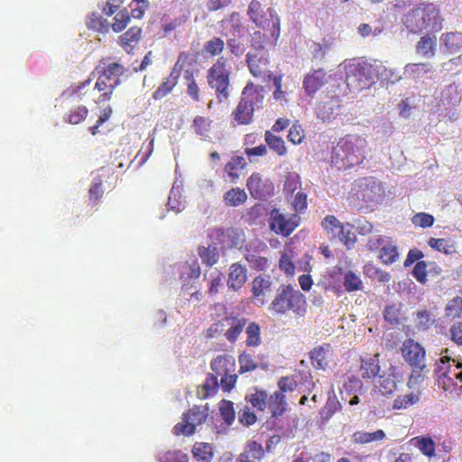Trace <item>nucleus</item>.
<instances>
[{
	"label": "nucleus",
	"instance_id": "nucleus-1",
	"mask_svg": "<svg viewBox=\"0 0 462 462\" xmlns=\"http://www.w3.org/2000/svg\"><path fill=\"white\" fill-rule=\"evenodd\" d=\"M384 198L382 182L374 177L357 179L348 193V205L359 211H372Z\"/></svg>",
	"mask_w": 462,
	"mask_h": 462
},
{
	"label": "nucleus",
	"instance_id": "nucleus-2",
	"mask_svg": "<svg viewBox=\"0 0 462 462\" xmlns=\"http://www.w3.org/2000/svg\"><path fill=\"white\" fill-rule=\"evenodd\" d=\"M439 10L432 3H421L409 11L402 19L403 25L411 33H420L425 30L441 29Z\"/></svg>",
	"mask_w": 462,
	"mask_h": 462
},
{
	"label": "nucleus",
	"instance_id": "nucleus-3",
	"mask_svg": "<svg viewBox=\"0 0 462 462\" xmlns=\"http://www.w3.org/2000/svg\"><path fill=\"white\" fill-rule=\"evenodd\" d=\"M263 98V87L252 81L247 82L242 90L239 102L231 114L232 119L237 125L251 124L254 111L262 107Z\"/></svg>",
	"mask_w": 462,
	"mask_h": 462
},
{
	"label": "nucleus",
	"instance_id": "nucleus-4",
	"mask_svg": "<svg viewBox=\"0 0 462 462\" xmlns=\"http://www.w3.org/2000/svg\"><path fill=\"white\" fill-rule=\"evenodd\" d=\"M231 76L232 66L224 56H219L207 70L208 86L214 90L218 103L226 102L231 96Z\"/></svg>",
	"mask_w": 462,
	"mask_h": 462
},
{
	"label": "nucleus",
	"instance_id": "nucleus-5",
	"mask_svg": "<svg viewBox=\"0 0 462 462\" xmlns=\"http://www.w3.org/2000/svg\"><path fill=\"white\" fill-rule=\"evenodd\" d=\"M401 353L404 361L411 367L407 386L413 388L423 382L429 372L426 365V350L419 342L407 338L401 346Z\"/></svg>",
	"mask_w": 462,
	"mask_h": 462
},
{
	"label": "nucleus",
	"instance_id": "nucleus-6",
	"mask_svg": "<svg viewBox=\"0 0 462 462\" xmlns=\"http://www.w3.org/2000/svg\"><path fill=\"white\" fill-rule=\"evenodd\" d=\"M306 307L305 297L300 291L291 285H282L269 309L279 315H284L291 310L296 316L301 317L306 313Z\"/></svg>",
	"mask_w": 462,
	"mask_h": 462
},
{
	"label": "nucleus",
	"instance_id": "nucleus-7",
	"mask_svg": "<svg viewBox=\"0 0 462 462\" xmlns=\"http://www.w3.org/2000/svg\"><path fill=\"white\" fill-rule=\"evenodd\" d=\"M208 410L206 406H193L182 414L181 421L173 427V434L176 436H191L195 433L196 427L206 421Z\"/></svg>",
	"mask_w": 462,
	"mask_h": 462
},
{
	"label": "nucleus",
	"instance_id": "nucleus-8",
	"mask_svg": "<svg viewBox=\"0 0 462 462\" xmlns=\"http://www.w3.org/2000/svg\"><path fill=\"white\" fill-rule=\"evenodd\" d=\"M347 88L353 91L368 88L374 83L373 66L363 62L350 66L346 78Z\"/></svg>",
	"mask_w": 462,
	"mask_h": 462
},
{
	"label": "nucleus",
	"instance_id": "nucleus-9",
	"mask_svg": "<svg viewBox=\"0 0 462 462\" xmlns=\"http://www.w3.org/2000/svg\"><path fill=\"white\" fill-rule=\"evenodd\" d=\"M362 146H333L331 161L337 169H349L364 160Z\"/></svg>",
	"mask_w": 462,
	"mask_h": 462
},
{
	"label": "nucleus",
	"instance_id": "nucleus-10",
	"mask_svg": "<svg viewBox=\"0 0 462 462\" xmlns=\"http://www.w3.org/2000/svg\"><path fill=\"white\" fill-rule=\"evenodd\" d=\"M300 220L296 214L286 217L278 208H273L270 212L269 227L276 235L288 237L298 227Z\"/></svg>",
	"mask_w": 462,
	"mask_h": 462
},
{
	"label": "nucleus",
	"instance_id": "nucleus-11",
	"mask_svg": "<svg viewBox=\"0 0 462 462\" xmlns=\"http://www.w3.org/2000/svg\"><path fill=\"white\" fill-rule=\"evenodd\" d=\"M246 63L250 73L263 80H269L273 77L269 69L270 58L268 52H248L246 54Z\"/></svg>",
	"mask_w": 462,
	"mask_h": 462
},
{
	"label": "nucleus",
	"instance_id": "nucleus-12",
	"mask_svg": "<svg viewBox=\"0 0 462 462\" xmlns=\"http://www.w3.org/2000/svg\"><path fill=\"white\" fill-rule=\"evenodd\" d=\"M399 374L394 367H391L387 373L379 375L374 383L375 394L383 397H393L398 390Z\"/></svg>",
	"mask_w": 462,
	"mask_h": 462
},
{
	"label": "nucleus",
	"instance_id": "nucleus-13",
	"mask_svg": "<svg viewBox=\"0 0 462 462\" xmlns=\"http://www.w3.org/2000/svg\"><path fill=\"white\" fill-rule=\"evenodd\" d=\"M251 196L255 199H265L273 193V185L269 180H263L258 172L253 173L246 181Z\"/></svg>",
	"mask_w": 462,
	"mask_h": 462
},
{
	"label": "nucleus",
	"instance_id": "nucleus-14",
	"mask_svg": "<svg viewBox=\"0 0 462 462\" xmlns=\"http://www.w3.org/2000/svg\"><path fill=\"white\" fill-rule=\"evenodd\" d=\"M223 319L225 322L224 328H227L224 332L226 339L230 343L236 342L245 329L248 319L239 316H226Z\"/></svg>",
	"mask_w": 462,
	"mask_h": 462
},
{
	"label": "nucleus",
	"instance_id": "nucleus-15",
	"mask_svg": "<svg viewBox=\"0 0 462 462\" xmlns=\"http://www.w3.org/2000/svg\"><path fill=\"white\" fill-rule=\"evenodd\" d=\"M327 82L326 71L322 69L308 73L303 79V88L307 96H313Z\"/></svg>",
	"mask_w": 462,
	"mask_h": 462
},
{
	"label": "nucleus",
	"instance_id": "nucleus-16",
	"mask_svg": "<svg viewBox=\"0 0 462 462\" xmlns=\"http://www.w3.org/2000/svg\"><path fill=\"white\" fill-rule=\"evenodd\" d=\"M263 30H269L272 36L278 37L280 34V17L273 8L260 14V22H254Z\"/></svg>",
	"mask_w": 462,
	"mask_h": 462
},
{
	"label": "nucleus",
	"instance_id": "nucleus-17",
	"mask_svg": "<svg viewBox=\"0 0 462 462\" xmlns=\"http://www.w3.org/2000/svg\"><path fill=\"white\" fill-rule=\"evenodd\" d=\"M383 315L384 320L392 327H398L407 319L401 302L387 304L384 307Z\"/></svg>",
	"mask_w": 462,
	"mask_h": 462
},
{
	"label": "nucleus",
	"instance_id": "nucleus-18",
	"mask_svg": "<svg viewBox=\"0 0 462 462\" xmlns=\"http://www.w3.org/2000/svg\"><path fill=\"white\" fill-rule=\"evenodd\" d=\"M180 77V69H172L170 75L164 79L163 81L154 90L152 93V98L154 100H161L171 93L173 88L178 84Z\"/></svg>",
	"mask_w": 462,
	"mask_h": 462
},
{
	"label": "nucleus",
	"instance_id": "nucleus-19",
	"mask_svg": "<svg viewBox=\"0 0 462 462\" xmlns=\"http://www.w3.org/2000/svg\"><path fill=\"white\" fill-rule=\"evenodd\" d=\"M246 279L247 271L245 266L238 263L231 264L227 280V286L230 289L238 291L245 283Z\"/></svg>",
	"mask_w": 462,
	"mask_h": 462
},
{
	"label": "nucleus",
	"instance_id": "nucleus-20",
	"mask_svg": "<svg viewBox=\"0 0 462 462\" xmlns=\"http://www.w3.org/2000/svg\"><path fill=\"white\" fill-rule=\"evenodd\" d=\"M331 346L329 344H324L315 347L310 353L311 365L317 369H326L329 363Z\"/></svg>",
	"mask_w": 462,
	"mask_h": 462
},
{
	"label": "nucleus",
	"instance_id": "nucleus-21",
	"mask_svg": "<svg viewBox=\"0 0 462 462\" xmlns=\"http://www.w3.org/2000/svg\"><path fill=\"white\" fill-rule=\"evenodd\" d=\"M116 88V86L105 80L104 77L98 76L93 89L97 91L99 95L93 101L97 105L110 101Z\"/></svg>",
	"mask_w": 462,
	"mask_h": 462
},
{
	"label": "nucleus",
	"instance_id": "nucleus-22",
	"mask_svg": "<svg viewBox=\"0 0 462 462\" xmlns=\"http://www.w3.org/2000/svg\"><path fill=\"white\" fill-rule=\"evenodd\" d=\"M126 68L119 62H110L104 69L99 77H104L105 80L110 82L114 86L117 87L120 85V77L123 76Z\"/></svg>",
	"mask_w": 462,
	"mask_h": 462
},
{
	"label": "nucleus",
	"instance_id": "nucleus-23",
	"mask_svg": "<svg viewBox=\"0 0 462 462\" xmlns=\"http://www.w3.org/2000/svg\"><path fill=\"white\" fill-rule=\"evenodd\" d=\"M381 370L379 364L378 355L373 357L361 358L360 362V374L365 380L374 379Z\"/></svg>",
	"mask_w": 462,
	"mask_h": 462
},
{
	"label": "nucleus",
	"instance_id": "nucleus-24",
	"mask_svg": "<svg viewBox=\"0 0 462 462\" xmlns=\"http://www.w3.org/2000/svg\"><path fill=\"white\" fill-rule=\"evenodd\" d=\"M271 281L262 276H256L251 283V291L253 300H256L260 304L264 303V297L271 289Z\"/></svg>",
	"mask_w": 462,
	"mask_h": 462
},
{
	"label": "nucleus",
	"instance_id": "nucleus-25",
	"mask_svg": "<svg viewBox=\"0 0 462 462\" xmlns=\"http://www.w3.org/2000/svg\"><path fill=\"white\" fill-rule=\"evenodd\" d=\"M191 454L196 462H212L215 450L210 443L195 442L191 448Z\"/></svg>",
	"mask_w": 462,
	"mask_h": 462
},
{
	"label": "nucleus",
	"instance_id": "nucleus-26",
	"mask_svg": "<svg viewBox=\"0 0 462 462\" xmlns=\"http://www.w3.org/2000/svg\"><path fill=\"white\" fill-rule=\"evenodd\" d=\"M141 34L142 29L138 26H133L119 36L118 42L127 53H130L139 42Z\"/></svg>",
	"mask_w": 462,
	"mask_h": 462
},
{
	"label": "nucleus",
	"instance_id": "nucleus-27",
	"mask_svg": "<svg viewBox=\"0 0 462 462\" xmlns=\"http://www.w3.org/2000/svg\"><path fill=\"white\" fill-rule=\"evenodd\" d=\"M273 417L282 416L287 408L285 394L282 392H274L267 399V406Z\"/></svg>",
	"mask_w": 462,
	"mask_h": 462
},
{
	"label": "nucleus",
	"instance_id": "nucleus-28",
	"mask_svg": "<svg viewBox=\"0 0 462 462\" xmlns=\"http://www.w3.org/2000/svg\"><path fill=\"white\" fill-rule=\"evenodd\" d=\"M210 366L216 375L220 376L233 372L235 368V362L229 356H218L211 361Z\"/></svg>",
	"mask_w": 462,
	"mask_h": 462
},
{
	"label": "nucleus",
	"instance_id": "nucleus-29",
	"mask_svg": "<svg viewBox=\"0 0 462 462\" xmlns=\"http://www.w3.org/2000/svg\"><path fill=\"white\" fill-rule=\"evenodd\" d=\"M436 45V37L426 34L417 42L416 51L426 58H431L435 55Z\"/></svg>",
	"mask_w": 462,
	"mask_h": 462
},
{
	"label": "nucleus",
	"instance_id": "nucleus-30",
	"mask_svg": "<svg viewBox=\"0 0 462 462\" xmlns=\"http://www.w3.org/2000/svg\"><path fill=\"white\" fill-rule=\"evenodd\" d=\"M246 166L245 159L243 156L236 155L226 165L227 172L232 182H236L240 177L241 171Z\"/></svg>",
	"mask_w": 462,
	"mask_h": 462
},
{
	"label": "nucleus",
	"instance_id": "nucleus-31",
	"mask_svg": "<svg viewBox=\"0 0 462 462\" xmlns=\"http://www.w3.org/2000/svg\"><path fill=\"white\" fill-rule=\"evenodd\" d=\"M246 340L245 344L249 347H257L262 344L261 328L254 321H247L245 327Z\"/></svg>",
	"mask_w": 462,
	"mask_h": 462
},
{
	"label": "nucleus",
	"instance_id": "nucleus-32",
	"mask_svg": "<svg viewBox=\"0 0 462 462\" xmlns=\"http://www.w3.org/2000/svg\"><path fill=\"white\" fill-rule=\"evenodd\" d=\"M247 199V194L245 189L240 188H232L227 190L223 197L224 203L228 207H238L243 205Z\"/></svg>",
	"mask_w": 462,
	"mask_h": 462
},
{
	"label": "nucleus",
	"instance_id": "nucleus-33",
	"mask_svg": "<svg viewBox=\"0 0 462 462\" xmlns=\"http://www.w3.org/2000/svg\"><path fill=\"white\" fill-rule=\"evenodd\" d=\"M385 432L383 430H377L374 432H366L363 430L356 431L352 438L356 444H368L373 441H381L385 439Z\"/></svg>",
	"mask_w": 462,
	"mask_h": 462
},
{
	"label": "nucleus",
	"instance_id": "nucleus-34",
	"mask_svg": "<svg viewBox=\"0 0 462 462\" xmlns=\"http://www.w3.org/2000/svg\"><path fill=\"white\" fill-rule=\"evenodd\" d=\"M184 79L188 97H189V98L194 102H200L201 89L193 75V72L187 70Z\"/></svg>",
	"mask_w": 462,
	"mask_h": 462
},
{
	"label": "nucleus",
	"instance_id": "nucleus-35",
	"mask_svg": "<svg viewBox=\"0 0 462 462\" xmlns=\"http://www.w3.org/2000/svg\"><path fill=\"white\" fill-rule=\"evenodd\" d=\"M440 39L450 53H457L462 49V32L443 33Z\"/></svg>",
	"mask_w": 462,
	"mask_h": 462
},
{
	"label": "nucleus",
	"instance_id": "nucleus-36",
	"mask_svg": "<svg viewBox=\"0 0 462 462\" xmlns=\"http://www.w3.org/2000/svg\"><path fill=\"white\" fill-rule=\"evenodd\" d=\"M412 441L424 456L430 458L435 456L436 444L431 438L426 436H418L413 438Z\"/></svg>",
	"mask_w": 462,
	"mask_h": 462
},
{
	"label": "nucleus",
	"instance_id": "nucleus-37",
	"mask_svg": "<svg viewBox=\"0 0 462 462\" xmlns=\"http://www.w3.org/2000/svg\"><path fill=\"white\" fill-rule=\"evenodd\" d=\"M88 116V107L86 106L79 105L69 110L66 114L65 121L71 125H78L85 121Z\"/></svg>",
	"mask_w": 462,
	"mask_h": 462
},
{
	"label": "nucleus",
	"instance_id": "nucleus-38",
	"mask_svg": "<svg viewBox=\"0 0 462 462\" xmlns=\"http://www.w3.org/2000/svg\"><path fill=\"white\" fill-rule=\"evenodd\" d=\"M320 225L328 236L331 238H336L344 224H342L334 215H328L322 219Z\"/></svg>",
	"mask_w": 462,
	"mask_h": 462
},
{
	"label": "nucleus",
	"instance_id": "nucleus-39",
	"mask_svg": "<svg viewBox=\"0 0 462 462\" xmlns=\"http://www.w3.org/2000/svg\"><path fill=\"white\" fill-rule=\"evenodd\" d=\"M301 186L300 178L296 172H288L285 176L283 192L285 197H292L293 193Z\"/></svg>",
	"mask_w": 462,
	"mask_h": 462
},
{
	"label": "nucleus",
	"instance_id": "nucleus-40",
	"mask_svg": "<svg viewBox=\"0 0 462 462\" xmlns=\"http://www.w3.org/2000/svg\"><path fill=\"white\" fill-rule=\"evenodd\" d=\"M198 254L207 266H213L217 263L218 251L216 246H199Z\"/></svg>",
	"mask_w": 462,
	"mask_h": 462
},
{
	"label": "nucleus",
	"instance_id": "nucleus-41",
	"mask_svg": "<svg viewBox=\"0 0 462 462\" xmlns=\"http://www.w3.org/2000/svg\"><path fill=\"white\" fill-rule=\"evenodd\" d=\"M420 401L419 393H411L405 395H400L394 399L393 402V409L394 410H404L410 406L417 403Z\"/></svg>",
	"mask_w": 462,
	"mask_h": 462
},
{
	"label": "nucleus",
	"instance_id": "nucleus-42",
	"mask_svg": "<svg viewBox=\"0 0 462 462\" xmlns=\"http://www.w3.org/2000/svg\"><path fill=\"white\" fill-rule=\"evenodd\" d=\"M343 285L347 292L361 291L363 282L361 278L352 271H347L344 275Z\"/></svg>",
	"mask_w": 462,
	"mask_h": 462
},
{
	"label": "nucleus",
	"instance_id": "nucleus-43",
	"mask_svg": "<svg viewBox=\"0 0 462 462\" xmlns=\"http://www.w3.org/2000/svg\"><path fill=\"white\" fill-rule=\"evenodd\" d=\"M88 29L95 30L98 32H108L109 23L106 19L97 14H91L86 21Z\"/></svg>",
	"mask_w": 462,
	"mask_h": 462
},
{
	"label": "nucleus",
	"instance_id": "nucleus-44",
	"mask_svg": "<svg viewBox=\"0 0 462 462\" xmlns=\"http://www.w3.org/2000/svg\"><path fill=\"white\" fill-rule=\"evenodd\" d=\"M434 324L431 313L427 310H418L415 314V327L419 331H426Z\"/></svg>",
	"mask_w": 462,
	"mask_h": 462
},
{
	"label": "nucleus",
	"instance_id": "nucleus-45",
	"mask_svg": "<svg viewBox=\"0 0 462 462\" xmlns=\"http://www.w3.org/2000/svg\"><path fill=\"white\" fill-rule=\"evenodd\" d=\"M379 258L382 263L389 265L393 264L399 259L398 248L394 245H386L381 247Z\"/></svg>",
	"mask_w": 462,
	"mask_h": 462
},
{
	"label": "nucleus",
	"instance_id": "nucleus-46",
	"mask_svg": "<svg viewBox=\"0 0 462 462\" xmlns=\"http://www.w3.org/2000/svg\"><path fill=\"white\" fill-rule=\"evenodd\" d=\"M211 123L212 121L208 117L197 116L193 119L192 128L197 134L207 137L211 129Z\"/></svg>",
	"mask_w": 462,
	"mask_h": 462
},
{
	"label": "nucleus",
	"instance_id": "nucleus-47",
	"mask_svg": "<svg viewBox=\"0 0 462 462\" xmlns=\"http://www.w3.org/2000/svg\"><path fill=\"white\" fill-rule=\"evenodd\" d=\"M336 237L347 248L352 247L356 242V233L353 231V226L348 223L342 226V229L339 230Z\"/></svg>",
	"mask_w": 462,
	"mask_h": 462
},
{
	"label": "nucleus",
	"instance_id": "nucleus-48",
	"mask_svg": "<svg viewBox=\"0 0 462 462\" xmlns=\"http://www.w3.org/2000/svg\"><path fill=\"white\" fill-rule=\"evenodd\" d=\"M104 195V189H102V180L100 177L94 179L89 189H88V203L91 206H96Z\"/></svg>",
	"mask_w": 462,
	"mask_h": 462
},
{
	"label": "nucleus",
	"instance_id": "nucleus-49",
	"mask_svg": "<svg viewBox=\"0 0 462 462\" xmlns=\"http://www.w3.org/2000/svg\"><path fill=\"white\" fill-rule=\"evenodd\" d=\"M245 257L250 267L254 270L265 271L268 268V258L266 256L255 253H247Z\"/></svg>",
	"mask_w": 462,
	"mask_h": 462
},
{
	"label": "nucleus",
	"instance_id": "nucleus-50",
	"mask_svg": "<svg viewBox=\"0 0 462 462\" xmlns=\"http://www.w3.org/2000/svg\"><path fill=\"white\" fill-rule=\"evenodd\" d=\"M225 48V42L220 37H213L204 44V51L211 57L218 56Z\"/></svg>",
	"mask_w": 462,
	"mask_h": 462
},
{
	"label": "nucleus",
	"instance_id": "nucleus-51",
	"mask_svg": "<svg viewBox=\"0 0 462 462\" xmlns=\"http://www.w3.org/2000/svg\"><path fill=\"white\" fill-rule=\"evenodd\" d=\"M430 263L426 261H419L415 263L413 270L411 272L412 276L416 279V281L424 285L428 282V267Z\"/></svg>",
	"mask_w": 462,
	"mask_h": 462
},
{
	"label": "nucleus",
	"instance_id": "nucleus-52",
	"mask_svg": "<svg viewBox=\"0 0 462 462\" xmlns=\"http://www.w3.org/2000/svg\"><path fill=\"white\" fill-rule=\"evenodd\" d=\"M445 314L448 318H459L462 315V298L457 296L450 300L445 308Z\"/></svg>",
	"mask_w": 462,
	"mask_h": 462
},
{
	"label": "nucleus",
	"instance_id": "nucleus-53",
	"mask_svg": "<svg viewBox=\"0 0 462 462\" xmlns=\"http://www.w3.org/2000/svg\"><path fill=\"white\" fill-rule=\"evenodd\" d=\"M160 462H189L187 454L180 449L168 450L161 455Z\"/></svg>",
	"mask_w": 462,
	"mask_h": 462
},
{
	"label": "nucleus",
	"instance_id": "nucleus-54",
	"mask_svg": "<svg viewBox=\"0 0 462 462\" xmlns=\"http://www.w3.org/2000/svg\"><path fill=\"white\" fill-rule=\"evenodd\" d=\"M130 19V14L127 10L125 9L118 12L114 17V23L111 25L113 31L116 32H122L129 23Z\"/></svg>",
	"mask_w": 462,
	"mask_h": 462
},
{
	"label": "nucleus",
	"instance_id": "nucleus-55",
	"mask_svg": "<svg viewBox=\"0 0 462 462\" xmlns=\"http://www.w3.org/2000/svg\"><path fill=\"white\" fill-rule=\"evenodd\" d=\"M435 218L432 215L425 212L416 213L411 217V223L415 226L421 228L431 227L434 224Z\"/></svg>",
	"mask_w": 462,
	"mask_h": 462
},
{
	"label": "nucleus",
	"instance_id": "nucleus-56",
	"mask_svg": "<svg viewBox=\"0 0 462 462\" xmlns=\"http://www.w3.org/2000/svg\"><path fill=\"white\" fill-rule=\"evenodd\" d=\"M267 399L268 394L266 391L259 390L250 395L249 402L254 408L259 411H263L267 406Z\"/></svg>",
	"mask_w": 462,
	"mask_h": 462
},
{
	"label": "nucleus",
	"instance_id": "nucleus-57",
	"mask_svg": "<svg viewBox=\"0 0 462 462\" xmlns=\"http://www.w3.org/2000/svg\"><path fill=\"white\" fill-rule=\"evenodd\" d=\"M220 414L223 420L227 423L231 424L235 420L236 413L234 405L231 401L223 400L219 405Z\"/></svg>",
	"mask_w": 462,
	"mask_h": 462
},
{
	"label": "nucleus",
	"instance_id": "nucleus-58",
	"mask_svg": "<svg viewBox=\"0 0 462 462\" xmlns=\"http://www.w3.org/2000/svg\"><path fill=\"white\" fill-rule=\"evenodd\" d=\"M113 109L110 106L104 107L101 110L100 115L96 122V124L88 128V131L92 135H96L99 133V126H101L104 123H106L112 116Z\"/></svg>",
	"mask_w": 462,
	"mask_h": 462
},
{
	"label": "nucleus",
	"instance_id": "nucleus-59",
	"mask_svg": "<svg viewBox=\"0 0 462 462\" xmlns=\"http://www.w3.org/2000/svg\"><path fill=\"white\" fill-rule=\"evenodd\" d=\"M428 245L438 252L444 253L445 254H451L452 245H449L448 241L444 238H434L430 237L428 241Z\"/></svg>",
	"mask_w": 462,
	"mask_h": 462
},
{
	"label": "nucleus",
	"instance_id": "nucleus-60",
	"mask_svg": "<svg viewBox=\"0 0 462 462\" xmlns=\"http://www.w3.org/2000/svg\"><path fill=\"white\" fill-rule=\"evenodd\" d=\"M291 204L293 210L298 213L304 212L308 206L307 194L299 190L294 197H291Z\"/></svg>",
	"mask_w": 462,
	"mask_h": 462
},
{
	"label": "nucleus",
	"instance_id": "nucleus-61",
	"mask_svg": "<svg viewBox=\"0 0 462 462\" xmlns=\"http://www.w3.org/2000/svg\"><path fill=\"white\" fill-rule=\"evenodd\" d=\"M238 362L240 365V372L245 373V372H251L256 369L257 365L254 362L252 355L243 352L238 356Z\"/></svg>",
	"mask_w": 462,
	"mask_h": 462
},
{
	"label": "nucleus",
	"instance_id": "nucleus-62",
	"mask_svg": "<svg viewBox=\"0 0 462 462\" xmlns=\"http://www.w3.org/2000/svg\"><path fill=\"white\" fill-rule=\"evenodd\" d=\"M304 130L301 125L295 123L291 126L288 134V140L292 144H300L304 139Z\"/></svg>",
	"mask_w": 462,
	"mask_h": 462
},
{
	"label": "nucleus",
	"instance_id": "nucleus-63",
	"mask_svg": "<svg viewBox=\"0 0 462 462\" xmlns=\"http://www.w3.org/2000/svg\"><path fill=\"white\" fill-rule=\"evenodd\" d=\"M339 406L338 402L328 400L319 412L320 419L323 421H328L335 414Z\"/></svg>",
	"mask_w": 462,
	"mask_h": 462
},
{
	"label": "nucleus",
	"instance_id": "nucleus-64",
	"mask_svg": "<svg viewBox=\"0 0 462 462\" xmlns=\"http://www.w3.org/2000/svg\"><path fill=\"white\" fill-rule=\"evenodd\" d=\"M450 339L457 346H462V321L452 324L449 328Z\"/></svg>",
	"mask_w": 462,
	"mask_h": 462
}]
</instances>
